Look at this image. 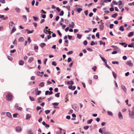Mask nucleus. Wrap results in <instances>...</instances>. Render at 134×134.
Listing matches in <instances>:
<instances>
[{
    "mask_svg": "<svg viewBox=\"0 0 134 134\" xmlns=\"http://www.w3.org/2000/svg\"><path fill=\"white\" fill-rule=\"evenodd\" d=\"M32 17L34 20L35 21H37L38 20V17L35 16H33Z\"/></svg>",
    "mask_w": 134,
    "mask_h": 134,
    "instance_id": "bb28decb",
    "label": "nucleus"
},
{
    "mask_svg": "<svg viewBox=\"0 0 134 134\" xmlns=\"http://www.w3.org/2000/svg\"><path fill=\"white\" fill-rule=\"evenodd\" d=\"M22 17L24 20V21L25 22L27 20V17L25 15H23L22 16Z\"/></svg>",
    "mask_w": 134,
    "mask_h": 134,
    "instance_id": "c85d7f7f",
    "label": "nucleus"
},
{
    "mask_svg": "<svg viewBox=\"0 0 134 134\" xmlns=\"http://www.w3.org/2000/svg\"><path fill=\"white\" fill-rule=\"evenodd\" d=\"M46 45V44L45 43H41L40 44V46L42 48H43V47H44V46H45Z\"/></svg>",
    "mask_w": 134,
    "mask_h": 134,
    "instance_id": "a878e982",
    "label": "nucleus"
},
{
    "mask_svg": "<svg viewBox=\"0 0 134 134\" xmlns=\"http://www.w3.org/2000/svg\"><path fill=\"white\" fill-rule=\"evenodd\" d=\"M48 59L47 58H46L44 61V64H46V62L47 61Z\"/></svg>",
    "mask_w": 134,
    "mask_h": 134,
    "instance_id": "e2e57ef3",
    "label": "nucleus"
},
{
    "mask_svg": "<svg viewBox=\"0 0 134 134\" xmlns=\"http://www.w3.org/2000/svg\"><path fill=\"white\" fill-rule=\"evenodd\" d=\"M104 28V23L101 22V25H100L99 28L101 30H103Z\"/></svg>",
    "mask_w": 134,
    "mask_h": 134,
    "instance_id": "6e6552de",
    "label": "nucleus"
},
{
    "mask_svg": "<svg viewBox=\"0 0 134 134\" xmlns=\"http://www.w3.org/2000/svg\"><path fill=\"white\" fill-rule=\"evenodd\" d=\"M98 77L96 75H94L93 76V78L94 79H97Z\"/></svg>",
    "mask_w": 134,
    "mask_h": 134,
    "instance_id": "338daca9",
    "label": "nucleus"
},
{
    "mask_svg": "<svg viewBox=\"0 0 134 134\" xmlns=\"http://www.w3.org/2000/svg\"><path fill=\"white\" fill-rule=\"evenodd\" d=\"M127 57L126 56H124L122 57V59L124 60H126L127 59Z\"/></svg>",
    "mask_w": 134,
    "mask_h": 134,
    "instance_id": "3c124183",
    "label": "nucleus"
},
{
    "mask_svg": "<svg viewBox=\"0 0 134 134\" xmlns=\"http://www.w3.org/2000/svg\"><path fill=\"white\" fill-rule=\"evenodd\" d=\"M112 74L114 78L116 79L117 78V75L114 72H112Z\"/></svg>",
    "mask_w": 134,
    "mask_h": 134,
    "instance_id": "a211bd4d",
    "label": "nucleus"
},
{
    "mask_svg": "<svg viewBox=\"0 0 134 134\" xmlns=\"http://www.w3.org/2000/svg\"><path fill=\"white\" fill-rule=\"evenodd\" d=\"M77 37L78 39H80L82 37V35H81L78 34L77 35Z\"/></svg>",
    "mask_w": 134,
    "mask_h": 134,
    "instance_id": "4c0bfd02",
    "label": "nucleus"
},
{
    "mask_svg": "<svg viewBox=\"0 0 134 134\" xmlns=\"http://www.w3.org/2000/svg\"><path fill=\"white\" fill-rule=\"evenodd\" d=\"M6 97L7 100V101L11 100L12 99L13 96L11 94L8 93L6 95Z\"/></svg>",
    "mask_w": 134,
    "mask_h": 134,
    "instance_id": "f257e3e1",
    "label": "nucleus"
},
{
    "mask_svg": "<svg viewBox=\"0 0 134 134\" xmlns=\"http://www.w3.org/2000/svg\"><path fill=\"white\" fill-rule=\"evenodd\" d=\"M110 10L111 12L113 11L114 10V9L113 7H112L110 8Z\"/></svg>",
    "mask_w": 134,
    "mask_h": 134,
    "instance_id": "0e129e2a",
    "label": "nucleus"
},
{
    "mask_svg": "<svg viewBox=\"0 0 134 134\" xmlns=\"http://www.w3.org/2000/svg\"><path fill=\"white\" fill-rule=\"evenodd\" d=\"M96 36L98 38H99V34L98 32H97L96 33Z\"/></svg>",
    "mask_w": 134,
    "mask_h": 134,
    "instance_id": "69168bd1",
    "label": "nucleus"
},
{
    "mask_svg": "<svg viewBox=\"0 0 134 134\" xmlns=\"http://www.w3.org/2000/svg\"><path fill=\"white\" fill-rule=\"evenodd\" d=\"M89 126H86L83 127V129L85 130H87L89 128Z\"/></svg>",
    "mask_w": 134,
    "mask_h": 134,
    "instance_id": "a19ab883",
    "label": "nucleus"
},
{
    "mask_svg": "<svg viewBox=\"0 0 134 134\" xmlns=\"http://www.w3.org/2000/svg\"><path fill=\"white\" fill-rule=\"evenodd\" d=\"M82 10V8H79L77 9V11L79 13Z\"/></svg>",
    "mask_w": 134,
    "mask_h": 134,
    "instance_id": "c9c22d12",
    "label": "nucleus"
},
{
    "mask_svg": "<svg viewBox=\"0 0 134 134\" xmlns=\"http://www.w3.org/2000/svg\"><path fill=\"white\" fill-rule=\"evenodd\" d=\"M99 56L101 58L102 60H103V61L104 62V60H106L103 57H102V56L100 55L99 54Z\"/></svg>",
    "mask_w": 134,
    "mask_h": 134,
    "instance_id": "de8ad7c7",
    "label": "nucleus"
},
{
    "mask_svg": "<svg viewBox=\"0 0 134 134\" xmlns=\"http://www.w3.org/2000/svg\"><path fill=\"white\" fill-rule=\"evenodd\" d=\"M118 115L119 119H123V116L120 112H119Z\"/></svg>",
    "mask_w": 134,
    "mask_h": 134,
    "instance_id": "9b49d317",
    "label": "nucleus"
},
{
    "mask_svg": "<svg viewBox=\"0 0 134 134\" xmlns=\"http://www.w3.org/2000/svg\"><path fill=\"white\" fill-rule=\"evenodd\" d=\"M107 113H108V115H110L111 116H113V113L111 112L110 111H107Z\"/></svg>",
    "mask_w": 134,
    "mask_h": 134,
    "instance_id": "f704fd0d",
    "label": "nucleus"
},
{
    "mask_svg": "<svg viewBox=\"0 0 134 134\" xmlns=\"http://www.w3.org/2000/svg\"><path fill=\"white\" fill-rule=\"evenodd\" d=\"M59 104V103H52V105L54 106H58Z\"/></svg>",
    "mask_w": 134,
    "mask_h": 134,
    "instance_id": "37998d69",
    "label": "nucleus"
},
{
    "mask_svg": "<svg viewBox=\"0 0 134 134\" xmlns=\"http://www.w3.org/2000/svg\"><path fill=\"white\" fill-rule=\"evenodd\" d=\"M119 30L121 31H124V27L122 26H121L119 28Z\"/></svg>",
    "mask_w": 134,
    "mask_h": 134,
    "instance_id": "4be33fe9",
    "label": "nucleus"
},
{
    "mask_svg": "<svg viewBox=\"0 0 134 134\" xmlns=\"http://www.w3.org/2000/svg\"><path fill=\"white\" fill-rule=\"evenodd\" d=\"M24 38L23 37H20L18 39V41L20 42H22L24 41Z\"/></svg>",
    "mask_w": 134,
    "mask_h": 134,
    "instance_id": "4468645a",
    "label": "nucleus"
},
{
    "mask_svg": "<svg viewBox=\"0 0 134 134\" xmlns=\"http://www.w3.org/2000/svg\"><path fill=\"white\" fill-rule=\"evenodd\" d=\"M71 60H72L71 58L70 57H69L68 59V62H69L71 61Z\"/></svg>",
    "mask_w": 134,
    "mask_h": 134,
    "instance_id": "4d7b16f0",
    "label": "nucleus"
},
{
    "mask_svg": "<svg viewBox=\"0 0 134 134\" xmlns=\"http://www.w3.org/2000/svg\"><path fill=\"white\" fill-rule=\"evenodd\" d=\"M29 98L30 99L31 101H35V98L32 97H31V96L29 97Z\"/></svg>",
    "mask_w": 134,
    "mask_h": 134,
    "instance_id": "72a5a7b5",
    "label": "nucleus"
},
{
    "mask_svg": "<svg viewBox=\"0 0 134 134\" xmlns=\"http://www.w3.org/2000/svg\"><path fill=\"white\" fill-rule=\"evenodd\" d=\"M133 43H132L131 44H129L128 46L129 47H133Z\"/></svg>",
    "mask_w": 134,
    "mask_h": 134,
    "instance_id": "ea45409f",
    "label": "nucleus"
},
{
    "mask_svg": "<svg viewBox=\"0 0 134 134\" xmlns=\"http://www.w3.org/2000/svg\"><path fill=\"white\" fill-rule=\"evenodd\" d=\"M99 132L100 133H102V134L103 133V131H102V130L101 128H100L99 129Z\"/></svg>",
    "mask_w": 134,
    "mask_h": 134,
    "instance_id": "680f3d73",
    "label": "nucleus"
},
{
    "mask_svg": "<svg viewBox=\"0 0 134 134\" xmlns=\"http://www.w3.org/2000/svg\"><path fill=\"white\" fill-rule=\"evenodd\" d=\"M60 93L59 92H58L55 94V96L57 97H59L60 96Z\"/></svg>",
    "mask_w": 134,
    "mask_h": 134,
    "instance_id": "e433bc0d",
    "label": "nucleus"
},
{
    "mask_svg": "<svg viewBox=\"0 0 134 134\" xmlns=\"http://www.w3.org/2000/svg\"><path fill=\"white\" fill-rule=\"evenodd\" d=\"M97 43L96 42H94L93 41H92L90 43L91 46H93L94 44L97 45Z\"/></svg>",
    "mask_w": 134,
    "mask_h": 134,
    "instance_id": "b1692460",
    "label": "nucleus"
},
{
    "mask_svg": "<svg viewBox=\"0 0 134 134\" xmlns=\"http://www.w3.org/2000/svg\"><path fill=\"white\" fill-rule=\"evenodd\" d=\"M67 83L68 85H73L74 84V82L72 80L68 81Z\"/></svg>",
    "mask_w": 134,
    "mask_h": 134,
    "instance_id": "f3484780",
    "label": "nucleus"
},
{
    "mask_svg": "<svg viewBox=\"0 0 134 134\" xmlns=\"http://www.w3.org/2000/svg\"><path fill=\"white\" fill-rule=\"evenodd\" d=\"M75 25L74 23L73 22H71V24H69V26L72 28H74Z\"/></svg>",
    "mask_w": 134,
    "mask_h": 134,
    "instance_id": "dca6fc26",
    "label": "nucleus"
},
{
    "mask_svg": "<svg viewBox=\"0 0 134 134\" xmlns=\"http://www.w3.org/2000/svg\"><path fill=\"white\" fill-rule=\"evenodd\" d=\"M34 57H30L29 58L28 62L29 63H31L34 61Z\"/></svg>",
    "mask_w": 134,
    "mask_h": 134,
    "instance_id": "f8f14e48",
    "label": "nucleus"
},
{
    "mask_svg": "<svg viewBox=\"0 0 134 134\" xmlns=\"http://www.w3.org/2000/svg\"><path fill=\"white\" fill-rule=\"evenodd\" d=\"M93 121V119H91L90 120H88L87 121V123L88 124H90L91 123L92 121Z\"/></svg>",
    "mask_w": 134,
    "mask_h": 134,
    "instance_id": "7c9ffc66",
    "label": "nucleus"
},
{
    "mask_svg": "<svg viewBox=\"0 0 134 134\" xmlns=\"http://www.w3.org/2000/svg\"><path fill=\"white\" fill-rule=\"evenodd\" d=\"M44 32L46 34H48L49 32H51V31H48L47 30L44 29Z\"/></svg>",
    "mask_w": 134,
    "mask_h": 134,
    "instance_id": "5701e85b",
    "label": "nucleus"
},
{
    "mask_svg": "<svg viewBox=\"0 0 134 134\" xmlns=\"http://www.w3.org/2000/svg\"><path fill=\"white\" fill-rule=\"evenodd\" d=\"M64 14V12L63 10H62L61 11V12L59 14V15L60 16H63V15Z\"/></svg>",
    "mask_w": 134,
    "mask_h": 134,
    "instance_id": "79ce46f5",
    "label": "nucleus"
},
{
    "mask_svg": "<svg viewBox=\"0 0 134 134\" xmlns=\"http://www.w3.org/2000/svg\"><path fill=\"white\" fill-rule=\"evenodd\" d=\"M104 62L105 63V65L109 69H110L111 68V67L110 66H109L107 64V60H104Z\"/></svg>",
    "mask_w": 134,
    "mask_h": 134,
    "instance_id": "9d476101",
    "label": "nucleus"
},
{
    "mask_svg": "<svg viewBox=\"0 0 134 134\" xmlns=\"http://www.w3.org/2000/svg\"><path fill=\"white\" fill-rule=\"evenodd\" d=\"M117 15L118 14L116 13L113 14L111 16L112 17L115 18L117 16Z\"/></svg>",
    "mask_w": 134,
    "mask_h": 134,
    "instance_id": "473e14b6",
    "label": "nucleus"
},
{
    "mask_svg": "<svg viewBox=\"0 0 134 134\" xmlns=\"http://www.w3.org/2000/svg\"><path fill=\"white\" fill-rule=\"evenodd\" d=\"M52 64L54 66H55L57 65V63L55 61H53L52 62Z\"/></svg>",
    "mask_w": 134,
    "mask_h": 134,
    "instance_id": "8fccbe9b",
    "label": "nucleus"
},
{
    "mask_svg": "<svg viewBox=\"0 0 134 134\" xmlns=\"http://www.w3.org/2000/svg\"><path fill=\"white\" fill-rule=\"evenodd\" d=\"M122 1L121 0H120L118 2V5L119 6H120V5L122 4Z\"/></svg>",
    "mask_w": 134,
    "mask_h": 134,
    "instance_id": "09e8293b",
    "label": "nucleus"
},
{
    "mask_svg": "<svg viewBox=\"0 0 134 134\" xmlns=\"http://www.w3.org/2000/svg\"><path fill=\"white\" fill-rule=\"evenodd\" d=\"M112 63V64H119V62L118 61H113Z\"/></svg>",
    "mask_w": 134,
    "mask_h": 134,
    "instance_id": "58836bf2",
    "label": "nucleus"
},
{
    "mask_svg": "<svg viewBox=\"0 0 134 134\" xmlns=\"http://www.w3.org/2000/svg\"><path fill=\"white\" fill-rule=\"evenodd\" d=\"M18 115V113H15L13 114V116L14 118H16V117L17 115Z\"/></svg>",
    "mask_w": 134,
    "mask_h": 134,
    "instance_id": "c03bdc74",
    "label": "nucleus"
},
{
    "mask_svg": "<svg viewBox=\"0 0 134 134\" xmlns=\"http://www.w3.org/2000/svg\"><path fill=\"white\" fill-rule=\"evenodd\" d=\"M114 24H110V28L111 29L113 28L114 26Z\"/></svg>",
    "mask_w": 134,
    "mask_h": 134,
    "instance_id": "13d9d810",
    "label": "nucleus"
},
{
    "mask_svg": "<svg viewBox=\"0 0 134 134\" xmlns=\"http://www.w3.org/2000/svg\"><path fill=\"white\" fill-rule=\"evenodd\" d=\"M26 30L27 31H28V32H27V34H28L32 33L34 32V30H33L31 31H29V30L28 29H26Z\"/></svg>",
    "mask_w": 134,
    "mask_h": 134,
    "instance_id": "412c9836",
    "label": "nucleus"
},
{
    "mask_svg": "<svg viewBox=\"0 0 134 134\" xmlns=\"http://www.w3.org/2000/svg\"><path fill=\"white\" fill-rule=\"evenodd\" d=\"M113 3L115 5H117L118 4V3L115 1H113Z\"/></svg>",
    "mask_w": 134,
    "mask_h": 134,
    "instance_id": "5fc2aeb1",
    "label": "nucleus"
},
{
    "mask_svg": "<svg viewBox=\"0 0 134 134\" xmlns=\"http://www.w3.org/2000/svg\"><path fill=\"white\" fill-rule=\"evenodd\" d=\"M11 30V34H12L14 32H15L16 30V29L15 28V27L13 28Z\"/></svg>",
    "mask_w": 134,
    "mask_h": 134,
    "instance_id": "6ab92c4d",
    "label": "nucleus"
},
{
    "mask_svg": "<svg viewBox=\"0 0 134 134\" xmlns=\"http://www.w3.org/2000/svg\"><path fill=\"white\" fill-rule=\"evenodd\" d=\"M27 41L28 42L30 43L31 42V40L30 37H29L27 39Z\"/></svg>",
    "mask_w": 134,
    "mask_h": 134,
    "instance_id": "bf43d9fd",
    "label": "nucleus"
},
{
    "mask_svg": "<svg viewBox=\"0 0 134 134\" xmlns=\"http://www.w3.org/2000/svg\"><path fill=\"white\" fill-rule=\"evenodd\" d=\"M73 108L76 111H78L79 110V108L77 105H75L73 107Z\"/></svg>",
    "mask_w": 134,
    "mask_h": 134,
    "instance_id": "39448f33",
    "label": "nucleus"
},
{
    "mask_svg": "<svg viewBox=\"0 0 134 134\" xmlns=\"http://www.w3.org/2000/svg\"><path fill=\"white\" fill-rule=\"evenodd\" d=\"M73 53V52L72 51H70L68 52L67 54L68 55H70V54H72Z\"/></svg>",
    "mask_w": 134,
    "mask_h": 134,
    "instance_id": "49530a36",
    "label": "nucleus"
},
{
    "mask_svg": "<svg viewBox=\"0 0 134 134\" xmlns=\"http://www.w3.org/2000/svg\"><path fill=\"white\" fill-rule=\"evenodd\" d=\"M50 112V110H46L45 111V113L46 114H48Z\"/></svg>",
    "mask_w": 134,
    "mask_h": 134,
    "instance_id": "6e6d98bb",
    "label": "nucleus"
},
{
    "mask_svg": "<svg viewBox=\"0 0 134 134\" xmlns=\"http://www.w3.org/2000/svg\"><path fill=\"white\" fill-rule=\"evenodd\" d=\"M129 115L130 117L132 119H134V111H130V110H129Z\"/></svg>",
    "mask_w": 134,
    "mask_h": 134,
    "instance_id": "f03ea898",
    "label": "nucleus"
},
{
    "mask_svg": "<svg viewBox=\"0 0 134 134\" xmlns=\"http://www.w3.org/2000/svg\"><path fill=\"white\" fill-rule=\"evenodd\" d=\"M37 75L38 76H40L41 77H42L43 76V75H42L41 74V72L38 71V72H37Z\"/></svg>",
    "mask_w": 134,
    "mask_h": 134,
    "instance_id": "2f4dec72",
    "label": "nucleus"
},
{
    "mask_svg": "<svg viewBox=\"0 0 134 134\" xmlns=\"http://www.w3.org/2000/svg\"><path fill=\"white\" fill-rule=\"evenodd\" d=\"M15 10L17 13H19L20 12V9L18 7H16L15 8Z\"/></svg>",
    "mask_w": 134,
    "mask_h": 134,
    "instance_id": "ddd939ff",
    "label": "nucleus"
},
{
    "mask_svg": "<svg viewBox=\"0 0 134 134\" xmlns=\"http://www.w3.org/2000/svg\"><path fill=\"white\" fill-rule=\"evenodd\" d=\"M15 129L16 131L20 132L21 131L22 129L21 128L20 126H17L16 127Z\"/></svg>",
    "mask_w": 134,
    "mask_h": 134,
    "instance_id": "0eeeda50",
    "label": "nucleus"
},
{
    "mask_svg": "<svg viewBox=\"0 0 134 134\" xmlns=\"http://www.w3.org/2000/svg\"><path fill=\"white\" fill-rule=\"evenodd\" d=\"M24 62L22 60H20L19 62V64L20 65H22L24 64Z\"/></svg>",
    "mask_w": 134,
    "mask_h": 134,
    "instance_id": "aec40b11",
    "label": "nucleus"
},
{
    "mask_svg": "<svg viewBox=\"0 0 134 134\" xmlns=\"http://www.w3.org/2000/svg\"><path fill=\"white\" fill-rule=\"evenodd\" d=\"M44 82H42L39 84V86L41 87H43L44 86Z\"/></svg>",
    "mask_w": 134,
    "mask_h": 134,
    "instance_id": "cd10ccee",
    "label": "nucleus"
},
{
    "mask_svg": "<svg viewBox=\"0 0 134 134\" xmlns=\"http://www.w3.org/2000/svg\"><path fill=\"white\" fill-rule=\"evenodd\" d=\"M128 5L130 6L134 5V2L131 3H129Z\"/></svg>",
    "mask_w": 134,
    "mask_h": 134,
    "instance_id": "a18cd8bd",
    "label": "nucleus"
},
{
    "mask_svg": "<svg viewBox=\"0 0 134 134\" xmlns=\"http://www.w3.org/2000/svg\"><path fill=\"white\" fill-rule=\"evenodd\" d=\"M126 64L130 66H133V64L131 62V60H129L127 61L126 63Z\"/></svg>",
    "mask_w": 134,
    "mask_h": 134,
    "instance_id": "20e7f679",
    "label": "nucleus"
},
{
    "mask_svg": "<svg viewBox=\"0 0 134 134\" xmlns=\"http://www.w3.org/2000/svg\"><path fill=\"white\" fill-rule=\"evenodd\" d=\"M8 59L10 60H11L13 59V58L12 57L9 56H8Z\"/></svg>",
    "mask_w": 134,
    "mask_h": 134,
    "instance_id": "052dcab7",
    "label": "nucleus"
},
{
    "mask_svg": "<svg viewBox=\"0 0 134 134\" xmlns=\"http://www.w3.org/2000/svg\"><path fill=\"white\" fill-rule=\"evenodd\" d=\"M35 79V77L33 76H32L31 77V79L32 80H33Z\"/></svg>",
    "mask_w": 134,
    "mask_h": 134,
    "instance_id": "774afa93",
    "label": "nucleus"
},
{
    "mask_svg": "<svg viewBox=\"0 0 134 134\" xmlns=\"http://www.w3.org/2000/svg\"><path fill=\"white\" fill-rule=\"evenodd\" d=\"M32 131L31 130H29L27 131L28 134H34Z\"/></svg>",
    "mask_w": 134,
    "mask_h": 134,
    "instance_id": "393cba45",
    "label": "nucleus"
},
{
    "mask_svg": "<svg viewBox=\"0 0 134 134\" xmlns=\"http://www.w3.org/2000/svg\"><path fill=\"white\" fill-rule=\"evenodd\" d=\"M6 114L7 115L8 117L9 118H11L12 117V115L10 112H7Z\"/></svg>",
    "mask_w": 134,
    "mask_h": 134,
    "instance_id": "2eb2a0df",
    "label": "nucleus"
},
{
    "mask_svg": "<svg viewBox=\"0 0 134 134\" xmlns=\"http://www.w3.org/2000/svg\"><path fill=\"white\" fill-rule=\"evenodd\" d=\"M31 115L30 114H27L26 115V120H29L31 117Z\"/></svg>",
    "mask_w": 134,
    "mask_h": 134,
    "instance_id": "1a4fd4ad",
    "label": "nucleus"
},
{
    "mask_svg": "<svg viewBox=\"0 0 134 134\" xmlns=\"http://www.w3.org/2000/svg\"><path fill=\"white\" fill-rule=\"evenodd\" d=\"M121 88L124 91L125 93H127V89L125 87L124 85H122L121 86Z\"/></svg>",
    "mask_w": 134,
    "mask_h": 134,
    "instance_id": "423d86ee",
    "label": "nucleus"
},
{
    "mask_svg": "<svg viewBox=\"0 0 134 134\" xmlns=\"http://www.w3.org/2000/svg\"><path fill=\"white\" fill-rule=\"evenodd\" d=\"M83 43L85 45H87V41L86 40L84 41L83 42Z\"/></svg>",
    "mask_w": 134,
    "mask_h": 134,
    "instance_id": "603ef678",
    "label": "nucleus"
},
{
    "mask_svg": "<svg viewBox=\"0 0 134 134\" xmlns=\"http://www.w3.org/2000/svg\"><path fill=\"white\" fill-rule=\"evenodd\" d=\"M9 27L10 29L15 27V25L13 21L10 22L9 23Z\"/></svg>",
    "mask_w": 134,
    "mask_h": 134,
    "instance_id": "7ed1b4c3",
    "label": "nucleus"
},
{
    "mask_svg": "<svg viewBox=\"0 0 134 134\" xmlns=\"http://www.w3.org/2000/svg\"><path fill=\"white\" fill-rule=\"evenodd\" d=\"M133 35V32H130L128 35V36L129 37H131Z\"/></svg>",
    "mask_w": 134,
    "mask_h": 134,
    "instance_id": "c756f323",
    "label": "nucleus"
},
{
    "mask_svg": "<svg viewBox=\"0 0 134 134\" xmlns=\"http://www.w3.org/2000/svg\"><path fill=\"white\" fill-rule=\"evenodd\" d=\"M84 13L86 16H87L88 14V10H87L85 11L84 12Z\"/></svg>",
    "mask_w": 134,
    "mask_h": 134,
    "instance_id": "864d4df0",
    "label": "nucleus"
}]
</instances>
